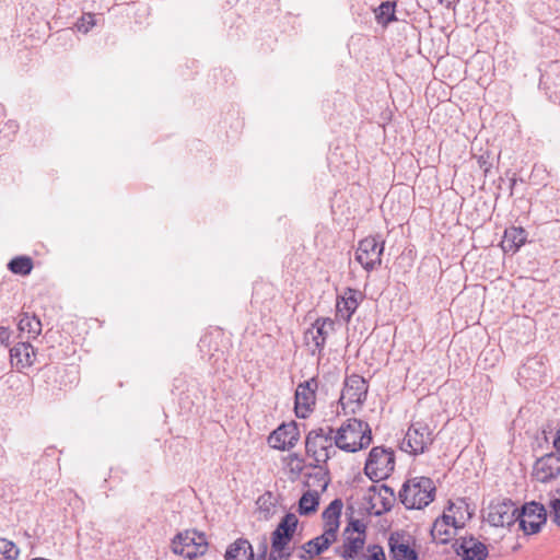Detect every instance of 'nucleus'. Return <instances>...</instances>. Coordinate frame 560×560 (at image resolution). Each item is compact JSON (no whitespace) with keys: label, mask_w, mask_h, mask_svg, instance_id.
I'll return each mask as SVG.
<instances>
[{"label":"nucleus","mask_w":560,"mask_h":560,"mask_svg":"<svg viewBox=\"0 0 560 560\" xmlns=\"http://www.w3.org/2000/svg\"><path fill=\"white\" fill-rule=\"evenodd\" d=\"M366 525L360 520H352L343 532V541L336 548V555L343 560H386L384 549L378 545L364 548Z\"/></svg>","instance_id":"f257e3e1"},{"label":"nucleus","mask_w":560,"mask_h":560,"mask_svg":"<svg viewBox=\"0 0 560 560\" xmlns=\"http://www.w3.org/2000/svg\"><path fill=\"white\" fill-rule=\"evenodd\" d=\"M335 445L347 453H355L371 445L373 436L370 424L357 418L347 419L335 431L330 430Z\"/></svg>","instance_id":"f03ea898"},{"label":"nucleus","mask_w":560,"mask_h":560,"mask_svg":"<svg viewBox=\"0 0 560 560\" xmlns=\"http://www.w3.org/2000/svg\"><path fill=\"white\" fill-rule=\"evenodd\" d=\"M435 485L428 477H413L408 479L399 492L401 503L407 509H423L429 505L435 497Z\"/></svg>","instance_id":"7ed1b4c3"},{"label":"nucleus","mask_w":560,"mask_h":560,"mask_svg":"<svg viewBox=\"0 0 560 560\" xmlns=\"http://www.w3.org/2000/svg\"><path fill=\"white\" fill-rule=\"evenodd\" d=\"M299 526V518L294 513H287L271 535V552L269 560H288L291 556L290 542Z\"/></svg>","instance_id":"20e7f679"},{"label":"nucleus","mask_w":560,"mask_h":560,"mask_svg":"<svg viewBox=\"0 0 560 560\" xmlns=\"http://www.w3.org/2000/svg\"><path fill=\"white\" fill-rule=\"evenodd\" d=\"M395 464V453L392 448L375 446L369 453L364 471L371 480L381 481L393 474Z\"/></svg>","instance_id":"39448f33"},{"label":"nucleus","mask_w":560,"mask_h":560,"mask_svg":"<svg viewBox=\"0 0 560 560\" xmlns=\"http://www.w3.org/2000/svg\"><path fill=\"white\" fill-rule=\"evenodd\" d=\"M434 440V429L422 420L415 421L407 430L401 450L417 455L424 453Z\"/></svg>","instance_id":"423d86ee"},{"label":"nucleus","mask_w":560,"mask_h":560,"mask_svg":"<svg viewBox=\"0 0 560 560\" xmlns=\"http://www.w3.org/2000/svg\"><path fill=\"white\" fill-rule=\"evenodd\" d=\"M366 394L368 384L362 376L358 374L348 376L339 399L343 413L357 412L364 402Z\"/></svg>","instance_id":"0eeeda50"},{"label":"nucleus","mask_w":560,"mask_h":560,"mask_svg":"<svg viewBox=\"0 0 560 560\" xmlns=\"http://www.w3.org/2000/svg\"><path fill=\"white\" fill-rule=\"evenodd\" d=\"M172 548L175 553L194 560L207 552L208 541L202 533L185 530L174 538Z\"/></svg>","instance_id":"6e6552de"},{"label":"nucleus","mask_w":560,"mask_h":560,"mask_svg":"<svg viewBox=\"0 0 560 560\" xmlns=\"http://www.w3.org/2000/svg\"><path fill=\"white\" fill-rule=\"evenodd\" d=\"M329 479L326 475H313L308 477V489L299 500L298 511L301 515H312L316 513L320 502L322 494L327 490Z\"/></svg>","instance_id":"1a4fd4ad"},{"label":"nucleus","mask_w":560,"mask_h":560,"mask_svg":"<svg viewBox=\"0 0 560 560\" xmlns=\"http://www.w3.org/2000/svg\"><path fill=\"white\" fill-rule=\"evenodd\" d=\"M383 252L384 241L366 236L358 244L355 259L366 271H371L381 266Z\"/></svg>","instance_id":"9d476101"},{"label":"nucleus","mask_w":560,"mask_h":560,"mask_svg":"<svg viewBox=\"0 0 560 560\" xmlns=\"http://www.w3.org/2000/svg\"><path fill=\"white\" fill-rule=\"evenodd\" d=\"M318 382L312 377L298 385L295 390L294 410L299 418H306L314 410Z\"/></svg>","instance_id":"9b49d317"},{"label":"nucleus","mask_w":560,"mask_h":560,"mask_svg":"<svg viewBox=\"0 0 560 560\" xmlns=\"http://www.w3.org/2000/svg\"><path fill=\"white\" fill-rule=\"evenodd\" d=\"M335 323L329 317L317 318L305 331L304 341L312 347V352H320L326 343L328 335L334 330Z\"/></svg>","instance_id":"f8f14e48"},{"label":"nucleus","mask_w":560,"mask_h":560,"mask_svg":"<svg viewBox=\"0 0 560 560\" xmlns=\"http://www.w3.org/2000/svg\"><path fill=\"white\" fill-rule=\"evenodd\" d=\"M560 476V454L549 453L538 458L533 466L532 477L538 482H549Z\"/></svg>","instance_id":"ddd939ff"},{"label":"nucleus","mask_w":560,"mask_h":560,"mask_svg":"<svg viewBox=\"0 0 560 560\" xmlns=\"http://www.w3.org/2000/svg\"><path fill=\"white\" fill-rule=\"evenodd\" d=\"M300 439L299 428L295 422L282 423L268 436L270 447L285 451L295 446Z\"/></svg>","instance_id":"4468645a"},{"label":"nucleus","mask_w":560,"mask_h":560,"mask_svg":"<svg viewBox=\"0 0 560 560\" xmlns=\"http://www.w3.org/2000/svg\"><path fill=\"white\" fill-rule=\"evenodd\" d=\"M331 447V438L324 433L322 429L311 431L305 441L307 455L312 456L316 463H325L329 458V448Z\"/></svg>","instance_id":"2eb2a0df"},{"label":"nucleus","mask_w":560,"mask_h":560,"mask_svg":"<svg viewBox=\"0 0 560 560\" xmlns=\"http://www.w3.org/2000/svg\"><path fill=\"white\" fill-rule=\"evenodd\" d=\"M517 520L526 534H535L546 522V511L541 504L530 502L523 506L522 513L517 514Z\"/></svg>","instance_id":"dca6fc26"},{"label":"nucleus","mask_w":560,"mask_h":560,"mask_svg":"<svg viewBox=\"0 0 560 560\" xmlns=\"http://www.w3.org/2000/svg\"><path fill=\"white\" fill-rule=\"evenodd\" d=\"M518 510L511 501L491 503L487 520L493 526H510L517 521Z\"/></svg>","instance_id":"f3484780"},{"label":"nucleus","mask_w":560,"mask_h":560,"mask_svg":"<svg viewBox=\"0 0 560 560\" xmlns=\"http://www.w3.org/2000/svg\"><path fill=\"white\" fill-rule=\"evenodd\" d=\"M342 509V500L335 499L322 513L323 533L335 538L336 540L340 528Z\"/></svg>","instance_id":"a211bd4d"},{"label":"nucleus","mask_w":560,"mask_h":560,"mask_svg":"<svg viewBox=\"0 0 560 560\" xmlns=\"http://www.w3.org/2000/svg\"><path fill=\"white\" fill-rule=\"evenodd\" d=\"M388 546L389 560H418L413 544L398 533L389 536Z\"/></svg>","instance_id":"6ab92c4d"},{"label":"nucleus","mask_w":560,"mask_h":560,"mask_svg":"<svg viewBox=\"0 0 560 560\" xmlns=\"http://www.w3.org/2000/svg\"><path fill=\"white\" fill-rule=\"evenodd\" d=\"M455 551L462 560H483L488 555L487 547L472 537L456 540Z\"/></svg>","instance_id":"aec40b11"},{"label":"nucleus","mask_w":560,"mask_h":560,"mask_svg":"<svg viewBox=\"0 0 560 560\" xmlns=\"http://www.w3.org/2000/svg\"><path fill=\"white\" fill-rule=\"evenodd\" d=\"M362 301V294L355 289L347 288L338 298L336 308L337 315L349 322Z\"/></svg>","instance_id":"412c9836"},{"label":"nucleus","mask_w":560,"mask_h":560,"mask_svg":"<svg viewBox=\"0 0 560 560\" xmlns=\"http://www.w3.org/2000/svg\"><path fill=\"white\" fill-rule=\"evenodd\" d=\"M334 542H336L335 538L322 533L319 536L302 545L299 557L302 560H313L326 551Z\"/></svg>","instance_id":"4be33fe9"},{"label":"nucleus","mask_w":560,"mask_h":560,"mask_svg":"<svg viewBox=\"0 0 560 560\" xmlns=\"http://www.w3.org/2000/svg\"><path fill=\"white\" fill-rule=\"evenodd\" d=\"M10 359L12 366L18 370H24L34 364L36 353L28 342H19L10 350Z\"/></svg>","instance_id":"5701e85b"},{"label":"nucleus","mask_w":560,"mask_h":560,"mask_svg":"<svg viewBox=\"0 0 560 560\" xmlns=\"http://www.w3.org/2000/svg\"><path fill=\"white\" fill-rule=\"evenodd\" d=\"M442 516L460 528L470 518L471 513L468 503L463 499H457L450 502Z\"/></svg>","instance_id":"b1692460"},{"label":"nucleus","mask_w":560,"mask_h":560,"mask_svg":"<svg viewBox=\"0 0 560 560\" xmlns=\"http://www.w3.org/2000/svg\"><path fill=\"white\" fill-rule=\"evenodd\" d=\"M390 497L392 493L387 487H372L368 494L372 513L375 515H381L382 513L388 511L390 509Z\"/></svg>","instance_id":"393cba45"},{"label":"nucleus","mask_w":560,"mask_h":560,"mask_svg":"<svg viewBox=\"0 0 560 560\" xmlns=\"http://www.w3.org/2000/svg\"><path fill=\"white\" fill-rule=\"evenodd\" d=\"M527 240V234L523 228L511 226L504 231L501 241V248L504 253H516Z\"/></svg>","instance_id":"a878e982"},{"label":"nucleus","mask_w":560,"mask_h":560,"mask_svg":"<svg viewBox=\"0 0 560 560\" xmlns=\"http://www.w3.org/2000/svg\"><path fill=\"white\" fill-rule=\"evenodd\" d=\"M456 527L452 522L444 516L435 520L431 528V536L436 544H447L453 539L456 534Z\"/></svg>","instance_id":"bb28decb"},{"label":"nucleus","mask_w":560,"mask_h":560,"mask_svg":"<svg viewBox=\"0 0 560 560\" xmlns=\"http://www.w3.org/2000/svg\"><path fill=\"white\" fill-rule=\"evenodd\" d=\"M225 560H254V550L247 539L238 538L225 551Z\"/></svg>","instance_id":"cd10ccee"},{"label":"nucleus","mask_w":560,"mask_h":560,"mask_svg":"<svg viewBox=\"0 0 560 560\" xmlns=\"http://www.w3.org/2000/svg\"><path fill=\"white\" fill-rule=\"evenodd\" d=\"M18 328L26 338H36L42 331V323L36 316L24 313L19 318Z\"/></svg>","instance_id":"c85d7f7f"},{"label":"nucleus","mask_w":560,"mask_h":560,"mask_svg":"<svg viewBox=\"0 0 560 560\" xmlns=\"http://www.w3.org/2000/svg\"><path fill=\"white\" fill-rule=\"evenodd\" d=\"M9 269L15 275L26 276L33 269V260L27 256L15 257L9 262Z\"/></svg>","instance_id":"c756f323"},{"label":"nucleus","mask_w":560,"mask_h":560,"mask_svg":"<svg viewBox=\"0 0 560 560\" xmlns=\"http://www.w3.org/2000/svg\"><path fill=\"white\" fill-rule=\"evenodd\" d=\"M20 550L16 545L5 538H0V560H16Z\"/></svg>","instance_id":"7c9ffc66"},{"label":"nucleus","mask_w":560,"mask_h":560,"mask_svg":"<svg viewBox=\"0 0 560 560\" xmlns=\"http://www.w3.org/2000/svg\"><path fill=\"white\" fill-rule=\"evenodd\" d=\"M395 5L390 2H383L376 10V19L381 23H388L394 20Z\"/></svg>","instance_id":"2f4dec72"},{"label":"nucleus","mask_w":560,"mask_h":560,"mask_svg":"<svg viewBox=\"0 0 560 560\" xmlns=\"http://www.w3.org/2000/svg\"><path fill=\"white\" fill-rule=\"evenodd\" d=\"M95 25V16L92 13H86L78 21L77 27L82 33H88Z\"/></svg>","instance_id":"473e14b6"},{"label":"nucleus","mask_w":560,"mask_h":560,"mask_svg":"<svg viewBox=\"0 0 560 560\" xmlns=\"http://www.w3.org/2000/svg\"><path fill=\"white\" fill-rule=\"evenodd\" d=\"M550 517L553 523L560 526V492L550 501Z\"/></svg>","instance_id":"72a5a7b5"},{"label":"nucleus","mask_w":560,"mask_h":560,"mask_svg":"<svg viewBox=\"0 0 560 560\" xmlns=\"http://www.w3.org/2000/svg\"><path fill=\"white\" fill-rule=\"evenodd\" d=\"M11 337V332L5 327H0V342L8 343Z\"/></svg>","instance_id":"f704fd0d"},{"label":"nucleus","mask_w":560,"mask_h":560,"mask_svg":"<svg viewBox=\"0 0 560 560\" xmlns=\"http://www.w3.org/2000/svg\"><path fill=\"white\" fill-rule=\"evenodd\" d=\"M553 446L557 452L560 454V429L557 431L556 438L553 440Z\"/></svg>","instance_id":"c9c22d12"},{"label":"nucleus","mask_w":560,"mask_h":560,"mask_svg":"<svg viewBox=\"0 0 560 560\" xmlns=\"http://www.w3.org/2000/svg\"><path fill=\"white\" fill-rule=\"evenodd\" d=\"M266 552H267V545H266V542H264V546H262V557L266 556Z\"/></svg>","instance_id":"e433bc0d"}]
</instances>
